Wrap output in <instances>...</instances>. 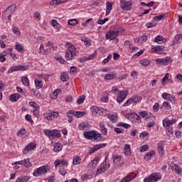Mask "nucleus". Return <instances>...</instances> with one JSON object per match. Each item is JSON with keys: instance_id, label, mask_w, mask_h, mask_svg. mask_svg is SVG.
Returning a JSON list of instances; mask_svg holds the SVG:
<instances>
[{"instance_id": "f257e3e1", "label": "nucleus", "mask_w": 182, "mask_h": 182, "mask_svg": "<svg viewBox=\"0 0 182 182\" xmlns=\"http://www.w3.org/2000/svg\"><path fill=\"white\" fill-rule=\"evenodd\" d=\"M84 137L87 139V140H97V141L102 140V134L97 133L96 131L84 132Z\"/></svg>"}, {"instance_id": "f03ea898", "label": "nucleus", "mask_w": 182, "mask_h": 182, "mask_svg": "<svg viewBox=\"0 0 182 182\" xmlns=\"http://www.w3.org/2000/svg\"><path fill=\"white\" fill-rule=\"evenodd\" d=\"M15 11H16V6L15 5L7 7V9L2 14L4 19L8 18V21H11V16L15 14Z\"/></svg>"}, {"instance_id": "7ed1b4c3", "label": "nucleus", "mask_w": 182, "mask_h": 182, "mask_svg": "<svg viewBox=\"0 0 182 182\" xmlns=\"http://www.w3.org/2000/svg\"><path fill=\"white\" fill-rule=\"evenodd\" d=\"M43 133L46 136H47V137H49L50 139H58L61 136L60 132L56 129H44Z\"/></svg>"}, {"instance_id": "20e7f679", "label": "nucleus", "mask_w": 182, "mask_h": 182, "mask_svg": "<svg viewBox=\"0 0 182 182\" xmlns=\"http://www.w3.org/2000/svg\"><path fill=\"white\" fill-rule=\"evenodd\" d=\"M161 180V173H154L149 175L148 177H146L144 180V182H156Z\"/></svg>"}, {"instance_id": "39448f33", "label": "nucleus", "mask_w": 182, "mask_h": 182, "mask_svg": "<svg viewBox=\"0 0 182 182\" xmlns=\"http://www.w3.org/2000/svg\"><path fill=\"white\" fill-rule=\"evenodd\" d=\"M132 5H133V1H132L120 0V6L124 11H130Z\"/></svg>"}, {"instance_id": "423d86ee", "label": "nucleus", "mask_w": 182, "mask_h": 182, "mask_svg": "<svg viewBox=\"0 0 182 182\" xmlns=\"http://www.w3.org/2000/svg\"><path fill=\"white\" fill-rule=\"evenodd\" d=\"M49 169L45 168V166H41L39 168L36 169L33 172L34 177H39V176H42V174H45V173H48Z\"/></svg>"}, {"instance_id": "0eeeda50", "label": "nucleus", "mask_w": 182, "mask_h": 182, "mask_svg": "<svg viewBox=\"0 0 182 182\" xmlns=\"http://www.w3.org/2000/svg\"><path fill=\"white\" fill-rule=\"evenodd\" d=\"M126 97H127V92L126 90H122L117 95V102L122 103Z\"/></svg>"}, {"instance_id": "6e6552de", "label": "nucleus", "mask_w": 182, "mask_h": 182, "mask_svg": "<svg viewBox=\"0 0 182 182\" xmlns=\"http://www.w3.org/2000/svg\"><path fill=\"white\" fill-rule=\"evenodd\" d=\"M106 146H107V144H96L93 147L90 148L89 154H92V153H95V151H97V150H100V149H105Z\"/></svg>"}, {"instance_id": "1a4fd4ad", "label": "nucleus", "mask_w": 182, "mask_h": 182, "mask_svg": "<svg viewBox=\"0 0 182 182\" xmlns=\"http://www.w3.org/2000/svg\"><path fill=\"white\" fill-rule=\"evenodd\" d=\"M117 36H119V35L113 29L106 33V39H109V41H114Z\"/></svg>"}, {"instance_id": "9d476101", "label": "nucleus", "mask_w": 182, "mask_h": 182, "mask_svg": "<svg viewBox=\"0 0 182 182\" xmlns=\"http://www.w3.org/2000/svg\"><path fill=\"white\" fill-rule=\"evenodd\" d=\"M28 69V66L25 65H17L9 68L8 70V73H12V72H16V70H26Z\"/></svg>"}, {"instance_id": "9b49d317", "label": "nucleus", "mask_w": 182, "mask_h": 182, "mask_svg": "<svg viewBox=\"0 0 182 182\" xmlns=\"http://www.w3.org/2000/svg\"><path fill=\"white\" fill-rule=\"evenodd\" d=\"M113 159V164L114 167H119V166H122V156H114Z\"/></svg>"}, {"instance_id": "f8f14e48", "label": "nucleus", "mask_w": 182, "mask_h": 182, "mask_svg": "<svg viewBox=\"0 0 182 182\" xmlns=\"http://www.w3.org/2000/svg\"><path fill=\"white\" fill-rule=\"evenodd\" d=\"M14 164H21L22 166H25L26 167L29 168L32 166V164H31V161H29V159H23L22 161H16L14 163Z\"/></svg>"}, {"instance_id": "ddd939ff", "label": "nucleus", "mask_w": 182, "mask_h": 182, "mask_svg": "<svg viewBox=\"0 0 182 182\" xmlns=\"http://www.w3.org/2000/svg\"><path fill=\"white\" fill-rule=\"evenodd\" d=\"M157 150L159 156L163 157L164 156V144L159 143L157 144Z\"/></svg>"}, {"instance_id": "4468645a", "label": "nucleus", "mask_w": 182, "mask_h": 182, "mask_svg": "<svg viewBox=\"0 0 182 182\" xmlns=\"http://www.w3.org/2000/svg\"><path fill=\"white\" fill-rule=\"evenodd\" d=\"M57 117H59V113L56 112H52L47 114L46 119H47V120H52L53 119H57Z\"/></svg>"}, {"instance_id": "2eb2a0df", "label": "nucleus", "mask_w": 182, "mask_h": 182, "mask_svg": "<svg viewBox=\"0 0 182 182\" xmlns=\"http://www.w3.org/2000/svg\"><path fill=\"white\" fill-rule=\"evenodd\" d=\"M92 110L98 114H102V113H105V112H107L104 108H99V107L97 106L92 107Z\"/></svg>"}, {"instance_id": "dca6fc26", "label": "nucleus", "mask_w": 182, "mask_h": 182, "mask_svg": "<svg viewBox=\"0 0 182 182\" xmlns=\"http://www.w3.org/2000/svg\"><path fill=\"white\" fill-rule=\"evenodd\" d=\"M76 56L75 53H73L71 50H67L65 52V59L67 60H71L72 58H75Z\"/></svg>"}, {"instance_id": "f3484780", "label": "nucleus", "mask_w": 182, "mask_h": 182, "mask_svg": "<svg viewBox=\"0 0 182 182\" xmlns=\"http://www.w3.org/2000/svg\"><path fill=\"white\" fill-rule=\"evenodd\" d=\"M154 42H156V43L161 45V43H166V38H164V37L161 36H158L154 38Z\"/></svg>"}, {"instance_id": "a211bd4d", "label": "nucleus", "mask_w": 182, "mask_h": 182, "mask_svg": "<svg viewBox=\"0 0 182 182\" xmlns=\"http://www.w3.org/2000/svg\"><path fill=\"white\" fill-rule=\"evenodd\" d=\"M113 9V3H111L110 1H107L106 3V13L105 16H107L110 14V11Z\"/></svg>"}, {"instance_id": "6ab92c4d", "label": "nucleus", "mask_w": 182, "mask_h": 182, "mask_svg": "<svg viewBox=\"0 0 182 182\" xmlns=\"http://www.w3.org/2000/svg\"><path fill=\"white\" fill-rule=\"evenodd\" d=\"M35 147H36V144H29L28 145H27L23 151V154H26V153H28V151H31V150H33L35 149Z\"/></svg>"}, {"instance_id": "aec40b11", "label": "nucleus", "mask_w": 182, "mask_h": 182, "mask_svg": "<svg viewBox=\"0 0 182 182\" xmlns=\"http://www.w3.org/2000/svg\"><path fill=\"white\" fill-rule=\"evenodd\" d=\"M19 99H21V95L18 94V93H14L10 95V100L11 102H18V100H19Z\"/></svg>"}, {"instance_id": "412c9836", "label": "nucleus", "mask_w": 182, "mask_h": 182, "mask_svg": "<svg viewBox=\"0 0 182 182\" xmlns=\"http://www.w3.org/2000/svg\"><path fill=\"white\" fill-rule=\"evenodd\" d=\"M114 77H116V73L111 72L108 74H106L104 79H105V80H112L114 79Z\"/></svg>"}, {"instance_id": "4be33fe9", "label": "nucleus", "mask_w": 182, "mask_h": 182, "mask_svg": "<svg viewBox=\"0 0 182 182\" xmlns=\"http://www.w3.org/2000/svg\"><path fill=\"white\" fill-rule=\"evenodd\" d=\"M60 164H61V166H68V161H66L65 159H62L61 161L56 160L55 161V168H58V166H59Z\"/></svg>"}, {"instance_id": "5701e85b", "label": "nucleus", "mask_w": 182, "mask_h": 182, "mask_svg": "<svg viewBox=\"0 0 182 182\" xmlns=\"http://www.w3.org/2000/svg\"><path fill=\"white\" fill-rule=\"evenodd\" d=\"M100 128L101 130V133H102L104 136H106L107 134V129H106V127H105V122H100Z\"/></svg>"}, {"instance_id": "b1692460", "label": "nucleus", "mask_w": 182, "mask_h": 182, "mask_svg": "<svg viewBox=\"0 0 182 182\" xmlns=\"http://www.w3.org/2000/svg\"><path fill=\"white\" fill-rule=\"evenodd\" d=\"M151 49H152V50H155V52L156 53L160 54L164 50V46H158L154 47V46H152Z\"/></svg>"}, {"instance_id": "393cba45", "label": "nucleus", "mask_w": 182, "mask_h": 182, "mask_svg": "<svg viewBox=\"0 0 182 182\" xmlns=\"http://www.w3.org/2000/svg\"><path fill=\"white\" fill-rule=\"evenodd\" d=\"M155 155H156V151L152 150L145 155L144 160H146V161H149V160H151V157H153V156H155Z\"/></svg>"}, {"instance_id": "a878e982", "label": "nucleus", "mask_w": 182, "mask_h": 182, "mask_svg": "<svg viewBox=\"0 0 182 182\" xmlns=\"http://www.w3.org/2000/svg\"><path fill=\"white\" fill-rule=\"evenodd\" d=\"M50 24L55 28V29H60V28H62L60 23H58V21L56 20H52L50 21Z\"/></svg>"}, {"instance_id": "bb28decb", "label": "nucleus", "mask_w": 182, "mask_h": 182, "mask_svg": "<svg viewBox=\"0 0 182 182\" xmlns=\"http://www.w3.org/2000/svg\"><path fill=\"white\" fill-rule=\"evenodd\" d=\"M180 39H182V35L181 34H177L176 36H175L173 41L172 42V45L175 46V45H178V41H180Z\"/></svg>"}, {"instance_id": "cd10ccee", "label": "nucleus", "mask_w": 182, "mask_h": 182, "mask_svg": "<svg viewBox=\"0 0 182 182\" xmlns=\"http://www.w3.org/2000/svg\"><path fill=\"white\" fill-rule=\"evenodd\" d=\"M107 118L112 123H117V115H113L110 114H107Z\"/></svg>"}, {"instance_id": "c85d7f7f", "label": "nucleus", "mask_w": 182, "mask_h": 182, "mask_svg": "<svg viewBox=\"0 0 182 182\" xmlns=\"http://www.w3.org/2000/svg\"><path fill=\"white\" fill-rule=\"evenodd\" d=\"M113 30L115 31L117 35H119V33H123V31H124V28H123V27L119 26H114Z\"/></svg>"}, {"instance_id": "c756f323", "label": "nucleus", "mask_w": 182, "mask_h": 182, "mask_svg": "<svg viewBox=\"0 0 182 182\" xmlns=\"http://www.w3.org/2000/svg\"><path fill=\"white\" fill-rule=\"evenodd\" d=\"M124 154H125V156H130V154H132V152L130 151V145L129 144L124 145Z\"/></svg>"}, {"instance_id": "7c9ffc66", "label": "nucleus", "mask_w": 182, "mask_h": 182, "mask_svg": "<svg viewBox=\"0 0 182 182\" xmlns=\"http://www.w3.org/2000/svg\"><path fill=\"white\" fill-rule=\"evenodd\" d=\"M80 163H82V159H80L79 156H75L73 157V164L75 166L79 165Z\"/></svg>"}, {"instance_id": "2f4dec72", "label": "nucleus", "mask_w": 182, "mask_h": 182, "mask_svg": "<svg viewBox=\"0 0 182 182\" xmlns=\"http://www.w3.org/2000/svg\"><path fill=\"white\" fill-rule=\"evenodd\" d=\"M139 114L141 117L145 119V120H149V119H150V115H149V114L146 111L140 112H139Z\"/></svg>"}, {"instance_id": "473e14b6", "label": "nucleus", "mask_w": 182, "mask_h": 182, "mask_svg": "<svg viewBox=\"0 0 182 182\" xmlns=\"http://www.w3.org/2000/svg\"><path fill=\"white\" fill-rule=\"evenodd\" d=\"M60 77L62 82H68V80H69V75L66 73H63Z\"/></svg>"}, {"instance_id": "72a5a7b5", "label": "nucleus", "mask_w": 182, "mask_h": 182, "mask_svg": "<svg viewBox=\"0 0 182 182\" xmlns=\"http://www.w3.org/2000/svg\"><path fill=\"white\" fill-rule=\"evenodd\" d=\"M29 178H31L29 176H21L18 178L16 182H28L29 181Z\"/></svg>"}, {"instance_id": "f704fd0d", "label": "nucleus", "mask_w": 182, "mask_h": 182, "mask_svg": "<svg viewBox=\"0 0 182 182\" xmlns=\"http://www.w3.org/2000/svg\"><path fill=\"white\" fill-rule=\"evenodd\" d=\"M148 38L149 37H147V36H142L139 38H136L134 41L135 42L137 41L138 43H143V42H146V41H147Z\"/></svg>"}, {"instance_id": "c9c22d12", "label": "nucleus", "mask_w": 182, "mask_h": 182, "mask_svg": "<svg viewBox=\"0 0 182 182\" xmlns=\"http://www.w3.org/2000/svg\"><path fill=\"white\" fill-rule=\"evenodd\" d=\"M131 99L134 103H139L143 100V97H141V96H133Z\"/></svg>"}, {"instance_id": "e433bc0d", "label": "nucleus", "mask_w": 182, "mask_h": 182, "mask_svg": "<svg viewBox=\"0 0 182 182\" xmlns=\"http://www.w3.org/2000/svg\"><path fill=\"white\" fill-rule=\"evenodd\" d=\"M53 150L55 153H59V151L62 150V144H60V143L55 144Z\"/></svg>"}, {"instance_id": "4c0bfd02", "label": "nucleus", "mask_w": 182, "mask_h": 182, "mask_svg": "<svg viewBox=\"0 0 182 182\" xmlns=\"http://www.w3.org/2000/svg\"><path fill=\"white\" fill-rule=\"evenodd\" d=\"M98 162H99V157H96L90 164V167H92V168H95V167H96Z\"/></svg>"}, {"instance_id": "58836bf2", "label": "nucleus", "mask_w": 182, "mask_h": 182, "mask_svg": "<svg viewBox=\"0 0 182 182\" xmlns=\"http://www.w3.org/2000/svg\"><path fill=\"white\" fill-rule=\"evenodd\" d=\"M72 114L73 116V110H70L67 112V117H68V123H72L73 122V118H72Z\"/></svg>"}, {"instance_id": "ea45409f", "label": "nucleus", "mask_w": 182, "mask_h": 182, "mask_svg": "<svg viewBox=\"0 0 182 182\" xmlns=\"http://www.w3.org/2000/svg\"><path fill=\"white\" fill-rule=\"evenodd\" d=\"M139 63L142 65V66H149V65H150V60L148 59H142L139 61Z\"/></svg>"}, {"instance_id": "a19ab883", "label": "nucleus", "mask_w": 182, "mask_h": 182, "mask_svg": "<svg viewBox=\"0 0 182 182\" xmlns=\"http://www.w3.org/2000/svg\"><path fill=\"white\" fill-rule=\"evenodd\" d=\"M35 85L36 89H42V87L43 86V84H42V81L40 80H36Z\"/></svg>"}, {"instance_id": "79ce46f5", "label": "nucleus", "mask_w": 182, "mask_h": 182, "mask_svg": "<svg viewBox=\"0 0 182 182\" xmlns=\"http://www.w3.org/2000/svg\"><path fill=\"white\" fill-rule=\"evenodd\" d=\"M21 82L24 86H29V80L28 79V77H22Z\"/></svg>"}, {"instance_id": "37998d69", "label": "nucleus", "mask_w": 182, "mask_h": 182, "mask_svg": "<svg viewBox=\"0 0 182 182\" xmlns=\"http://www.w3.org/2000/svg\"><path fill=\"white\" fill-rule=\"evenodd\" d=\"M163 126L164 127H168V129L170 128V119L168 118H165L163 120Z\"/></svg>"}, {"instance_id": "c03bdc74", "label": "nucleus", "mask_w": 182, "mask_h": 182, "mask_svg": "<svg viewBox=\"0 0 182 182\" xmlns=\"http://www.w3.org/2000/svg\"><path fill=\"white\" fill-rule=\"evenodd\" d=\"M79 23V21L77 19H70L68 21V25L70 26H76Z\"/></svg>"}, {"instance_id": "a18cd8bd", "label": "nucleus", "mask_w": 182, "mask_h": 182, "mask_svg": "<svg viewBox=\"0 0 182 182\" xmlns=\"http://www.w3.org/2000/svg\"><path fill=\"white\" fill-rule=\"evenodd\" d=\"M85 99H86V96L85 95H81L79 97V98L77 100V102L78 105H82L83 102H85Z\"/></svg>"}, {"instance_id": "49530a36", "label": "nucleus", "mask_w": 182, "mask_h": 182, "mask_svg": "<svg viewBox=\"0 0 182 182\" xmlns=\"http://www.w3.org/2000/svg\"><path fill=\"white\" fill-rule=\"evenodd\" d=\"M172 168L173 170H175L176 171H177L178 173H181V168H180V166H178L177 164H173L172 165Z\"/></svg>"}, {"instance_id": "de8ad7c7", "label": "nucleus", "mask_w": 182, "mask_h": 182, "mask_svg": "<svg viewBox=\"0 0 182 182\" xmlns=\"http://www.w3.org/2000/svg\"><path fill=\"white\" fill-rule=\"evenodd\" d=\"M163 107L166 109V110H170L171 109V105H170V102L165 101L163 102Z\"/></svg>"}, {"instance_id": "09e8293b", "label": "nucleus", "mask_w": 182, "mask_h": 182, "mask_svg": "<svg viewBox=\"0 0 182 182\" xmlns=\"http://www.w3.org/2000/svg\"><path fill=\"white\" fill-rule=\"evenodd\" d=\"M166 18V14L159 15L154 17V21H161V19H164Z\"/></svg>"}, {"instance_id": "8fccbe9b", "label": "nucleus", "mask_w": 182, "mask_h": 182, "mask_svg": "<svg viewBox=\"0 0 182 182\" xmlns=\"http://www.w3.org/2000/svg\"><path fill=\"white\" fill-rule=\"evenodd\" d=\"M16 49L18 50V52H22V50H23V46L19 44V43H16Z\"/></svg>"}, {"instance_id": "3c124183", "label": "nucleus", "mask_w": 182, "mask_h": 182, "mask_svg": "<svg viewBox=\"0 0 182 182\" xmlns=\"http://www.w3.org/2000/svg\"><path fill=\"white\" fill-rule=\"evenodd\" d=\"M147 150H149V146L147 145H144L139 148L141 153H144V151H147Z\"/></svg>"}, {"instance_id": "603ef678", "label": "nucleus", "mask_w": 182, "mask_h": 182, "mask_svg": "<svg viewBox=\"0 0 182 182\" xmlns=\"http://www.w3.org/2000/svg\"><path fill=\"white\" fill-rule=\"evenodd\" d=\"M13 32L17 36H19L21 35V31L16 26L13 28Z\"/></svg>"}, {"instance_id": "864d4df0", "label": "nucleus", "mask_w": 182, "mask_h": 182, "mask_svg": "<svg viewBox=\"0 0 182 182\" xmlns=\"http://www.w3.org/2000/svg\"><path fill=\"white\" fill-rule=\"evenodd\" d=\"M23 134H26V130L25 129H19L17 132V136H23Z\"/></svg>"}, {"instance_id": "5fc2aeb1", "label": "nucleus", "mask_w": 182, "mask_h": 182, "mask_svg": "<svg viewBox=\"0 0 182 182\" xmlns=\"http://www.w3.org/2000/svg\"><path fill=\"white\" fill-rule=\"evenodd\" d=\"M29 105L31 106V107H33V109H39V105L35 102H30Z\"/></svg>"}, {"instance_id": "6e6d98bb", "label": "nucleus", "mask_w": 182, "mask_h": 182, "mask_svg": "<svg viewBox=\"0 0 182 182\" xmlns=\"http://www.w3.org/2000/svg\"><path fill=\"white\" fill-rule=\"evenodd\" d=\"M163 99H165L166 100H168L170 97H171V94H167L166 92H164L162 94Z\"/></svg>"}, {"instance_id": "4d7b16f0", "label": "nucleus", "mask_w": 182, "mask_h": 182, "mask_svg": "<svg viewBox=\"0 0 182 182\" xmlns=\"http://www.w3.org/2000/svg\"><path fill=\"white\" fill-rule=\"evenodd\" d=\"M166 134L169 137H171V136H173V129L171 128H167L166 129Z\"/></svg>"}, {"instance_id": "13d9d810", "label": "nucleus", "mask_w": 182, "mask_h": 182, "mask_svg": "<svg viewBox=\"0 0 182 182\" xmlns=\"http://www.w3.org/2000/svg\"><path fill=\"white\" fill-rule=\"evenodd\" d=\"M110 59H112V54H109L107 58L104 59L102 63H104V65L109 63V60H110Z\"/></svg>"}, {"instance_id": "bf43d9fd", "label": "nucleus", "mask_w": 182, "mask_h": 182, "mask_svg": "<svg viewBox=\"0 0 182 182\" xmlns=\"http://www.w3.org/2000/svg\"><path fill=\"white\" fill-rule=\"evenodd\" d=\"M157 65H165L164 58H158L156 60Z\"/></svg>"}, {"instance_id": "052dcab7", "label": "nucleus", "mask_w": 182, "mask_h": 182, "mask_svg": "<svg viewBox=\"0 0 182 182\" xmlns=\"http://www.w3.org/2000/svg\"><path fill=\"white\" fill-rule=\"evenodd\" d=\"M107 170V168L103 167L101 168L97 169V173L98 174H102V173H105Z\"/></svg>"}, {"instance_id": "680f3d73", "label": "nucleus", "mask_w": 182, "mask_h": 182, "mask_svg": "<svg viewBox=\"0 0 182 182\" xmlns=\"http://www.w3.org/2000/svg\"><path fill=\"white\" fill-rule=\"evenodd\" d=\"M60 92H61V91H60V89H56V90L53 92V96H54L53 99H56V97H58V93Z\"/></svg>"}, {"instance_id": "e2e57ef3", "label": "nucleus", "mask_w": 182, "mask_h": 182, "mask_svg": "<svg viewBox=\"0 0 182 182\" xmlns=\"http://www.w3.org/2000/svg\"><path fill=\"white\" fill-rule=\"evenodd\" d=\"M78 127H79L80 130H85V129H86V127H87V125H86L85 123L80 124L78 125Z\"/></svg>"}, {"instance_id": "0e129e2a", "label": "nucleus", "mask_w": 182, "mask_h": 182, "mask_svg": "<svg viewBox=\"0 0 182 182\" xmlns=\"http://www.w3.org/2000/svg\"><path fill=\"white\" fill-rule=\"evenodd\" d=\"M133 119H135V120H137V122H139V123H140V122H141V119H140V115L136 114V113H134Z\"/></svg>"}, {"instance_id": "69168bd1", "label": "nucleus", "mask_w": 182, "mask_h": 182, "mask_svg": "<svg viewBox=\"0 0 182 182\" xmlns=\"http://www.w3.org/2000/svg\"><path fill=\"white\" fill-rule=\"evenodd\" d=\"M33 112L35 117H39V109H34Z\"/></svg>"}, {"instance_id": "338daca9", "label": "nucleus", "mask_w": 182, "mask_h": 182, "mask_svg": "<svg viewBox=\"0 0 182 182\" xmlns=\"http://www.w3.org/2000/svg\"><path fill=\"white\" fill-rule=\"evenodd\" d=\"M58 47L52 46V48H46V52H53V50H56Z\"/></svg>"}, {"instance_id": "774afa93", "label": "nucleus", "mask_w": 182, "mask_h": 182, "mask_svg": "<svg viewBox=\"0 0 182 182\" xmlns=\"http://www.w3.org/2000/svg\"><path fill=\"white\" fill-rule=\"evenodd\" d=\"M100 4L98 2H96V1H93L90 6L91 8H92L93 9H95V8H96V6H99Z\"/></svg>"}]
</instances>
